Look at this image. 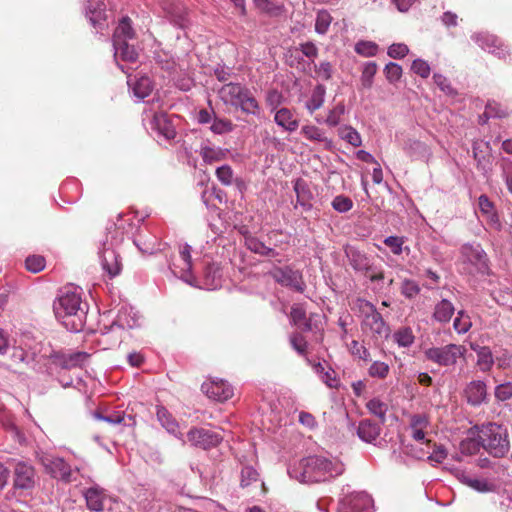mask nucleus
I'll return each instance as SVG.
<instances>
[{"mask_svg": "<svg viewBox=\"0 0 512 512\" xmlns=\"http://www.w3.org/2000/svg\"><path fill=\"white\" fill-rule=\"evenodd\" d=\"M344 470V464L338 459L313 455L291 465L288 474L300 483H319L342 475Z\"/></svg>", "mask_w": 512, "mask_h": 512, "instance_id": "1", "label": "nucleus"}, {"mask_svg": "<svg viewBox=\"0 0 512 512\" xmlns=\"http://www.w3.org/2000/svg\"><path fill=\"white\" fill-rule=\"evenodd\" d=\"M56 318L71 332L83 329L86 319V310L82 306L81 293L73 285L65 286L59 290L53 303Z\"/></svg>", "mask_w": 512, "mask_h": 512, "instance_id": "2", "label": "nucleus"}, {"mask_svg": "<svg viewBox=\"0 0 512 512\" xmlns=\"http://www.w3.org/2000/svg\"><path fill=\"white\" fill-rule=\"evenodd\" d=\"M481 447L495 458L504 457L510 450V441L507 428L489 422L483 424L478 431Z\"/></svg>", "mask_w": 512, "mask_h": 512, "instance_id": "3", "label": "nucleus"}, {"mask_svg": "<svg viewBox=\"0 0 512 512\" xmlns=\"http://www.w3.org/2000/svg\"><path fill=\"white\" fill-rule=\"evenodd\" d=\"M218 95L224 104L240 108L243 113L258 115L260 112L257 100L244 85L233 82L224 84L218 90Z\"/></svg>", "mask_w": 512, "mask_h": 512, "instance_id": "4", "label": "nucleus"}, {"mask_svg": "<svg viewBox=\"0 0 512 512\" xmlns=\"http://www.w3.org/2000/svg\"><path fill=\"white\" fill-rule=\"evenodd\" d=\"M460 263L464 273L489 275L490 261L487 253L478 243H465L460 248Z\"/></svg>", "mask_w": 512, "mask_h": 512, "instance_id": "5", "label": "nucleus"}, {"mask_svg": "<svg viewBox=\"0 0 512 512\" xmlns=\"http://www.w3.org/2000/svg\"><path fill=\"white\" fill-rule=\"evenodd\" d=\"M121 235L122 232L117 229L109 230L98 252L102 268L111 278L119 275L122 269L119 254L115 249L122 241Z\"/></svg>", "mask_w": 512, "mask_h": 512, "instance_id": "6", "label": "nucleus"}, {"mask_svg": "<svg viewBox=\"0 0 512 512\" xmlns=\"http://www.w3.org/2000/svg\"><path fill=\"white\" fill-rule=\"evenodd\" d=\"M13 489L20 496L31 495L39 482V476L35 467L25 460L11 461Z\"/></svg>", "mask_w": 512, "mask_h": 512, "instance_id": "7", "label": "nucleus"}, {"mask_svg": "<svg viewBox=\"0 0 512 512\" xmlns=\"http://www.w3.org/2000/svg\"><path fill=\"white\" fill-rule=\"evenodd\" d=\"M345 255L355 272L362 273L371 282L384 280V272L374 265L373 258L352 246L345 248Z\"/></svg>", "mask_w": 512, "mask_h": 512, "instance_id": "8", "label": "nucleus"}, {"mask_svg": "<svg viewBox=\"0 0 512 512\" xmlns=\"http://www.w3.org/2000/svg\"><path fill=\"white\" fill-rule=\"evenodd\" d=\"M360 307L364 313L362 330L374 339L386 338L389 335V327L375 306L368 301H362Z\"/></svg>", "mask_w": 512, "mask_h": 512, "instance_id": "9", "label": "nucleus"}, {"mask_svg": "<svg viewBox=\"0 0 512 512\" xmlns=\"http://www.w3.org/2000/svg\"><path fill=\"white\" fill-rule=\"evenodd\" d=\"M467 349L463 345L448 344L441 347H432L425 351L428 360L440 366L455 365L457 360L464 357Z\"/></svg>", "mask_w": 512, "mask_h": 512, "instance_id": "10", "label": "nucleus"}, {"mask_svg": "<svg viewBox=\"0 0 512 512\" xmlns=\"http://www.w3.org/2000/svg\"><path fill=\"white\" fill-rule=\"evenodd\" d=\"M39 461L51 477L64 483H71L76 480L71 466L63 458L42 455Z\"/></svg>", "mask_w": 512, "mask_h": 512, "instance_id": "11", "label": "nucleus"}, {"mask_svg": "<svg viewBox=\"0 0 512 512\" xmlns=\"http://www.w3.org/2000/svg\"><path fill=\"white\" fill-rule=\"evenodd\" d=\"M187 439L192 446L208 450L216 447L223 440V436L210 429L194 427L188 431Z\"/></svg>", "mask_w": 512, "mask_h": 512, "instance_id": "12", "label": "nucleus"}, {"mask_svg": "<svg viewBox=\"0 0 512 512\" xmlns=\"http://www.w3.org/2000/svg\"><path fill=\"white\" fill-rule=\"evenodd\" d=\"M372 499L365 492H353L344 496L338 512H372Z\"/></svg>", "mask_w": 512, "mask_h": 512, "instance_id": "13", "label": "nucleus"}, {"mask_svg": "<svg viewBox=\"0 0 512 512\" xmlns=\"http://www.w3.org/2000/svg\"><path fill=\"white\" fill-rule=\"evenodd\" d=\"M270 275L277 283L283 286L291 287L298 292H303L305 289L302 274L289 266L274 267L270 271Z\"/></svg>", "mask_w": 512, "mask_h": 512, "instance_id": "14", "label": "nucleus"}, {"mask_svg": "<svg viewBox=\"0 0 512 512\" xmlns=\"http://www.w3.org/2000/svg\"><path fill=\"white\" fill-rule=\"evenodd\" d=\"M179 257L182 262L181 265H177L176 263L169 264V269L171 273L185 281L186 283L193 285V277L190 274V270L192 268V260H191V246L185 244L180 247Z\"/></svg>", "mask_w": 512, "mask_h": 512, "instance_id": "15", "label": "nucleus"}, {"mask_svg": "<svg viewBox=\"0 0 512 512\" xmlns=\"http://www.w3.org/2000/svg\"><path fill=\"white\" fill-rule=\"evenodd\" d=\"M201 388L209 398L219 402L227 401L233 396V388L222 379L203 383Z\"/></svg>", "mask_w": 512, "mask_h": 512, "instance_id": "16", "label": "nucleus"}, {"mask_svg": "<svg viewBox=\"0 0 512 512\" xmlns=\"http://www.w3.org/2000/svg\"><path fill=\"white\" fill-rule=\"evenodd\" d=\"M150 128L165 139H173L176 135L175 128L164 112H155L150 120Z\"/></svg>", "mask_w": 512, "mask_h": 512, "instance_id": "17", "label": "nucleus"}, {"mask_svg": "<svg viewBox=\"0 0 512 512\" xmlns=\"http://www.w3.org/2000/svg\"><path fill=\"white\" fill-rule=\"evenodd\" d=\"M464 395L470 405H481L487 398V387L485 382L481 380L471 381L464 389Z\"/></svg>", "mask_w": 512, "mask_h": 512, "instance_id": "18", "label": "nucleus"}, {"mask_svg": "<svg viewBox=\"0 0 512 512\" xmlns=\"http://www.w3.org/2000/svg\"><path fill=\"white\" fill-rule=\"evenodd\" d=\"M161 7L166 17H168L171 22L179 27H184L186 23V11L180 2L174 0H162Z\"/></svg>", "mask_w": 512, "mask_h": 512, "instance_id": "19", "label": "nucleus"}, {"mask_svg": "<svg viewBox=\"0 0 512 512\" xmlns=\"http://www.w3.org/2000/svg\"><path fill=\"white\" fill-rule=\"evenodd\" d=\"M83 496L86 500L87 508L92 512H102L104 510V501L106 495L104 489L99 485H93L83 491Z\"/></svg>", "mask_w": 512, "mask_h": 512, "instance_id": "20", "label": "nucleus"}, {"mask_svg": "<svg viewBox=\"0 0 512 512\" xmlns=\"http://www.w3.org/2000/svg\"><path fill=\"white\" fill-rule=\"evenodd\" d=\"M128 86L132 89L134 96L139 99H144L149 96L153 90V83L148 76H128Z\"/></svg>", "mask_w": 512, "mask_h": 512, "instance_id": "21", "label": "nucleus"}, {"mask_svg": "<svg viewBox=\"0 0 512 512\" xmlns=\"http://www.w3.org/2000/svg\"><path fill=\"white\" fill-rule=\"evenodd\" d=\"M157 419L166 431L178 439H181L183 443H185L183 439V434L180 432V427L176 419L172 416V414L163 406L157 408Z\"/></svg>", "mask_w": 512, "mask_h": 512, "instance_id": "22", "label": "nucleus"}, {"mask_svg": "<svg viewBox=\"0 0 512 512\" xmlns=\"http://www.w3.org/2000/svg\"><path fill=\"white\" fill-rule=\"evenodd\" d=\"M294 191L296 193L297 204L303 210L309 211L312 208L313 193L309 185L303 179H297L294 182Z\"/></svg>", "mask_w": 512, "mask_h": 512, "instance_id": "23", "label": "nucleus"}, {"mask_svg": "<svg viewBox=\"0 0 512 512\" xmlns=\"http://www.w3.org/2000/svg\"><path fill=\"white\" fill-rule=\"evenodd\" d=\"M89 357L86 352H76L69 355H55L54 362L63 369L81 366Z\"/></svg>", "mask_w": 512, "mask_h": 512, "instance_id": "24", "label": "nucleus"}, {"mask_svg": "<svg viewBox=\"0 0 512 512\" xmlns=\"http://www.w3.org/2000/svg\"><path fill=\"white\" fill-rule=\"evenodd\" d=\"M479 210L486 221L493 227H500L499 217L495 210L493 202L486 195L478 198Z\"/></svg>", "mask_w": 512, "mask_h": 512, "instance_id": "25", "label": "nucleus"}, {"mask_svg": "<svg viewBox=\"0 0 512 512\" xmlns=\"http://www.w3.org/2000/svg\"><path fill=\"white\" fill-rule=\"evenodd\" d=\"M274 121L278 126L288 132H294L299 126V121L288 108H281L277 110L274 116Z\"/></svg>", "mask_w": 512, "mask_h": 512, "instance_id": "26", "label": "nucleus"}, {"mask_svg": "<svg viewBox=\"0 0 512 512\" xmlns=\"http://www.w3.org/2000/svg\"><path fill=\"white\" fill-rule=\"evenodd\" d=\"M472 39L484 50L496 54L498 57L505 55L502 49L498 46V39L489 34L478 33L472 36Z\"/></svg>", "mask_w": 512, "mask_h": 512, "instance_id": "27", "label": "nucleus"}, {"mask_svg": "<svg viewBox=\"0 0 512 512\" xmlns=\"http://www.w3.org/2000/svg\"><path fill=\"white\" fill-rule=\"evenodd\" d=\"M381 432V428L378 424L373 423L369 419L360 421L357 429L359 438L365 442L371 443L376 440Z\"/></svg>", "mask_w": 512, "mask_h": 512, "instance_id": "28", "label": "nucleus"}, {"mask_svg": "<svg viewBox=\"0 0 512 512\" xmlns=\"http://www.w3.org/2000/svg\"><path fill=\"white\" fill-rule=\"evenodd\" d=\"M229 151L209 144H203L200 148V155L206 164H213L227 158Z\"/></svg>", "mask_w": 512, "mask_h": 512, "instance_id": "29", "label": "nucleus"}, {"mask_svg": "<svg viewBox=\"0 0 512 512\" xmlns=\"http://www.w3.org/2000/svg\"><path fill=\"white\" fill-rule=\"evenodd\" d=\"M203 285L208 290H214L221 286V271L217 264H207L203 274Z\"/></svg>", "mask_w": 512, "mask_h": 512, "instance_id": "30", "label": "nucleus"}, {"mask_svg": "<svg viewBox=\"0 0 512 512\" xmlns=\"http://www.w3.org/2000/svg\"><path fill=\"white\" fill-rule=\"evenodd\" d=\"M472 350L477 354V366L482 372H488L493 364L494 358L491 349L487 346H479L471 344Z\"/></svg>", "mask_w": 512, "mask_h": 512, "instance_id": "31", "label": "nucleus"}, {"mask_svg": "<svg viewBox=\"0 0 512 512\" xmlns=\"http://www.w3.org/2000/svg\"><path fill=\"white\" fill-rule=\"evenodd\" d=\"M216 177L222 185L229 186L233 183L237 186L239 191L245 188V183L242 179H234V173L229 165H222L216 169Z\"/></svg>", "mask_w": 512, "mask_h": 512, "instance_id": "32", "label": "nucleus"}, {"mask_svg": "<svg viewBox=\"0 0 512 512\" xmlns=\"http://www.w3.org/2000/svg\"><path fill=\"white\" fill-rule=\"evenodd\" d=\"M455 312L454 305L447 299L439 301L434 308L433 318L440 323H448Z\"/></svg>", "mask_w": 512, "mask_h": 512, "instance_id": "33", "label": "nucleus"}, {"mask_svg": "<svg viewBox=\"0 0 512 512\" xmlns=\"http://www.w3.org/2000/svg\"><path fill=\"white\" fill-rule=\"evenodd\" d=\"M135 32L131 26L129 17H123L114 31L113 43L127 42L133 39Z\"/></svg>", "mask_w": 512, "mask_h": 512, "instance_id": "34", "label": "nucleus"}, {"mask_svg": "<svg viewBox=\"0 0 512 512\" xmlns=\"http://www.w3.org/2000/svg\"><path fill=\"white\" fill-rule=\"evenodd\" d=\"M115 59H121L126 62L134 63L138 58V53L134 46L128 42L113 43Z\"/></svg>", "mask_w": 512, "mask_h": 512, "instance_id": "35", "label": "nucleus"}, {"mask_svg": "<svg viewBox=\"0 0 512 512\" xmlns=\"http://www.w3.org/2000/svg\"><path fill=\"white\" fill-rule=\"evenodd\" d=\"M326 88L322 84H318L312 90L310 98L307 100L305 107L312 114L322 107L325 100Z\"/></svg>", "mask_w": 512, "mask_h": 512, "instance_id": "36", "label": "nucleus"}, {"mask_svg": "<svg viewBox=\"0 0 512 512\" xmlns=\"http://www.w3.org/2000/svg\"><path fill=\"white\" fill-rule=\"evenodd\" d=\"M157 238L149 233L143 234L139 232L134 239V244L144 254H153L157 250Z\"/></svg>", "mask_w": 512, "mask_h": 512, "instance_id": "37", "label": "nucleus"}, {"mask_svg": "<svg viewBox=\"0 0 512 512\" xmlns=\"http://www.w3.org/2000/svg\"><path fill=\"white\" fill-rule=\"evenodd\" d=\"M86 14L89 17L91 24L95 28L102 29L106 19L104 3L97 2L95 7L88 6L86 8Z\"/></svg>", "mask_w": 512, "mask_h": 512, "instance_id": "38", "label": "nucleus"}, {"mask_svg": "<svg viewBox=\"0 0 512 512\" xmlns=\"http://www.w3.org/2000/svg\"><path fill=\"white\" fill-rule=\"evenodd\" d=\"M245 245L251 252L262 256L275 257L278 255L273 248L267 247L263 242L255 237H247L245 239Z\"/></svg>", "mask_w": 512, "mask_h": 512, "instance_id": "39", "label": "nucleus"}, {"mask_svg": "<svg viewBox=\"0 0 512 512\" xmlns=\"http://www.w3.org/2000/svg\"><path fill=\"white\" fill-rule=\"evenodd\" d=\"M464 483L477 492L481 493L496 492L498 490L496 483L487 479L465 478Z\"/></svg>", "mask_w": 512, "mask_h": 512, "instance_id": "40", "label": "nucleus"}, {"mask_svg": "<svg viewBox=\"0 0 512 512\" xmlns=\"http://www.w3.org/2000/svg\"><path fill=\"white\" fill-rule=\"evenodd\" d=\"M369 412L379 418L382 424L386 421V413L388 411L387 403L383 402L379 398H373L366 404Z\"/></svg>", "mask_w": 512, "mask_h": 512, "instance_id": "41", "label": "nucleus"}, {"mask_svg": "<svg viewBox=\"0 0 512 512\" xmlns=\"http://www.w3.org/2000/svg\"><path fill=\"white\" fill-rule=\"evenodd\" d=\"M377 72V64L375 62H367L363 69L360 78L361 86L364 89H370L373 85V79Z\"/></svg>", "mask_w": 512, "mask_h": 512, "instance_id": "42", "label": "nucleus"}, {"mask_svg": "<svg viewBox=\"0 0 512 512\" xmlns=\"http://www.w3.org/2000/svg\"><path fill=\"white\" fill-rule=\"evenodd\" d=\"M472 327L470 316L465 311L460 310L457 313V317L453 321V328L458 334L467 333Z\"/></svg>", "mask_w": 512, "mask_h": 512, "instance_id": "43", "label": "nucleus"}, {"mask_svg": "<svg viewBox=\"0 0 512 512\" xmlns=\"http://www.w3.org/2000/svg\"><path fill=\"white\" fill-rule=\"evenodd\" d=\"M393 338L400 347H410L414 342V335L409 327H403L397 330Z\"/></svg>", "mask_w": 512, "mask_h": 512, "instance_id": "44", "label": "nucleus"}, {"mask_svg": "<svg viewBox=\"0 0 512 512\" xmlns=\"http://www.w3.org/2000/svg\"><path fill=\"white\" fill-rule=\"evenodd\" d=\"M256 8L269 16H276L282 12V6L275 4L272 0H253Z\"/></svg>", "mask_w": 512, "mask_h": 512, "instance_id": "45", "label": "nucleus"}, {"mask_svg": "<svg viewBox=\"0 0 512 512\" xmlns=\"http://www.w3.org/2000/svg\"><path fill=\"white\" fill-rule=\"evenodd\" d=\"M233 129L234 124L232 123L231 120L225 118H217L216 116L214 117L213 122L210 126V130L214 134L218 135L229 133L233 131Z\"/></svg>", "mask_w": 512, "mask_h": 512, "instance_id": "46", "label": "nucleus"}, {"mask_svg": "<svg viewBox=\"0 0 512 512\" xmlns=\"http://www.w3.org/2000/svg\"><path fill=\"white\" fill-rule=\"evenodd\" d=\"M332 22V17L326 10H321L317 13L316 22H315V31L318 34L324 35L329 29V26Z\"/></svg>", "mask_w": 512, "mask_h": 512, "instance_id": "47", "label": "nucleus"}, {"mask_svg": "<svg viewBox=\"0 0 512 512\" xmlns=\"http://www.w3.org/2000/svg\"><path fill=\"white\" fill-rule=\"evenodd\" d=\"M301 133L304 135L305 138L317 141V142H326L327 137L325 136V133L320 128L313 126V125H305L301 129Z\"/></svg>", "mask_w": 512, "mask_h": 512, "instance_id": "48", "label": "nucleus"}, {"mask_svg": "<svg viewBox=\"0 0 512 512\" xmlns=\"http://www.w3.org/2000/svg\"><path fill=\"white\" fill-rule=\"evenodd\" d=\"M402 72V67L395 62H389L384 68L386 79L392 84L400 80Z\"/></svg>", "mask_w": 512, "mask_h": 512, "instance_id": "49", "label": "nucleus"}, {"mask_svg": "<svg viewBox=\"0 0 512 512\" xmlns=\"http://www.w3.org/2000/svg\"><path fill=\"white\" fill-rule=\"evenodd\" d=\"M388 373V364L381 361H374L368 369V374L374 378L384 379L388 375Z\"/></svg>", "mask_w": 512, "mask_h": 512, "instance_id": "50", "label": "nucleus"}, {"mask_svg": "<svg viewBox=\"0 0 512 512\" xmlns=\"http://www.w3.org/2000/svg\"><path fill=\"white\" fill-rule=\"evenodd\" d=\"M25 266L30 272L38 273L44 269L45 259L40 255L28 256L25 260Z\"/></svg>", "mask_w": 512, "mask_h": 512, "instance_id": "51", "label": "nucleus"}, {"mask_svg": "<svg viewBox=\"0 0 512 512\" xmlns=\"http://www.w3.org/2000/svg\"><path fill=\"white\" fill-rule=\"evenodd\" d=\"M332 207L339 213H345L352 209L353 201L347 196L338 195L333 199Z\"/></svg>", "mask_w": 512, "mask_h": 512, "instance_id": "52", "label": "nucleus"}, {"mask_svg": "<svg viewBox=\"0 0 512 512\" xmlns=\"http://www.w3.org/2000/svg\"><path fill=\"white\" fill-rule=\"evenodd\" d=\"M508 114L507 109L502 108L501 105L496 102H489L486 105L484 112V116H486V118H504L508 116Z\"/></svg>", "mask_w": 512, "mask_h": 512, "instance_id": "53", "label": "nucleus"}, {"mask_svg": "<svg viewBox=\"0 0 512 512\" xmlns=\"http://www.w3.org/2000/svg\"><path fill=\"white\" fill-rule=\"evenodd\" d=\"M259 474L258 472L251 466H245L241 471V486L248 487L253 482L258 481Z\"/></svg>", "mask_w": 512, "mask_h": 512, "instance_id": "54", "label": "nucleus"}, {"mask_svg": "<svg viewBox=\"0 0 512 512\" xmlns=\"http://www.w3.org/2000/svg\"><path fill=\"white\" fill-rule=\"evenodd\" d=\"M345 112V106L343 103H339L337 104L334 109H332L325 122L327 125L331 126V127H335L337 126L339 123H340V120H341V116L344 114Z\"/></svg>", "mask_w": 512, "mask_h": 512, "instance_id": "55", "label": "nucleus"}, {"mask_svg": "<svg viewBox=\"0 0 512 512\" xmlns=\"http://www.w3.org/2000/svg\"><path fill=\"white\" fill-rule=\"evenodd\" d=\"M401 293L411 299L420 293V287L414 280L405 279L401 285Z\"/></svg>", "mask_w": 512, "mask_h": 512, "instance_id": "56", "label": "nucleus"}, {"mask_svg": "<svg viewBox=\"0 0 512 512\" xmlns=\"http://www.w3.org/2000/svg\"><path fill=\"white\" fill-rule=\"evenodd\" d=\"M290 344L299 355L305 356L308 344L300 333H294L290 336Z\"/></svg>", "mask_w": 512, "mask_h": 512, "instance_id": "57", "label": "nucleus"}, {"mask_svg": "<svg viewBox=\"0 0 512 512\" xmlns=\"http://www.w3.org/2000/svg\"><path fill=\"white\" fill-rule=\"evenodd\" d=\"M495 397L499 401H507L512 398V383L506 382L496 386Z\"/></svg>", "mask_w": 512, "mask_h": 512, "instance_id": "58", "label": "nucleus"}, {"mask_svg": "<svg viewBox=\"0 0 512 512\" xmlns=\"http://www.w3.org/2000/svg\"><path fill=\"white\" fill-rule=\"evenodd\" d=\"M355 50L358 54L370 57L377 53L378 46L373 42L361 41L356 44Z\"/></svg>", "mask_w": 512, "mask_h": 512, "instance_id": "59", "label": "nucleus"}, {"mask_svg": "<svg viewBox=\"0 0 512 512\" xmlns=\"http://www.w3.org/2000/svg\"><path fill=\"white\" fill-rule=\"evenodd\" d=\"M481 447L479 437L476 439H466L461 442L460 449L463 454L473 455L476 454Z\"/></svg>", "mask_w": 512, "mask_h": 512, "instance_id": "60", "label": "nucleus"}, {"mask_svg": "<svg viewBox=\"0 0 512 512\" xmlns=\"http://www.w3.org/2000/svg\"><path fill=\"white\" fill-rule=\"evenodd\" d=\"M384 244L391 249L395 255H400L403 251L404 239L398 236H388L384 239Z\"/></svg>", "mask_w": 512, "mask_h": 512, "instance_id": "61", "label": "nucleus"}, {"mask_svg": "<svg viewBox=\"0 0 512 512\" xmlns=\"http://www.w3.org/2000/svg\"><path fill=\"white\" fill-rule=\"evenodd\" d=\"M411 70L422 78H427L430 75V66L423 59H416L411 65Z\"/></svg>", "mask_w": 512, "mask_h": 512, "instance_id": "62", "label": "nucleus"}, {"mask_svg": "<svg viewBox=\"0 0 512 512\" xmlns=\"http://www.w3.org/2000/svg\"><path fill=\"white\" fill-rule=\"evenodd\" d=\"M349 351L353 356L358 357L359 359L367 361L370 358L369 351L363 345H360L356 340H353L350 343Z\"/></svg>", "mask_w": 512, "mask_h": 512, "instance_id": "63", "label": "nucleus"}, {"mask_svg": "<svg viewBox=\"0 0 512 512\" xmlns=\"http://www.w3.org/2000/svg\"><path fill=\"white\" fill-rule=\"evenodd\" d=\"M409 52L408 46L403 43H394L388 48L387 54L394 59H401Z\"/></svg>", "mask_w": 512, "mask_h": 512, "instance_id": "64", "label": "nucleus"}]
</instances>
